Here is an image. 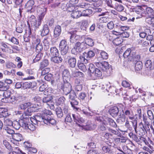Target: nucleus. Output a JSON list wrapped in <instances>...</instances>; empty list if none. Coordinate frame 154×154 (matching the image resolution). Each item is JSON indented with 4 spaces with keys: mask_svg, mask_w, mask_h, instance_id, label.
I'll use <instances>...</instances> for the list:
<instances>
[{
    "mask_svg": "<svg viewBox=\"0 0 154 154\" xmlns=\"http://www.w3.org/2000/svg\"><path fill=\"white\" fill-rule=\"evenodd\" d=\"M132 51L130 48H128L127 50L123 54V56L125 58H127L129 57L130 56Z\"/></svg>",
    "mask_w": 154,
    "mask_h": 154,
    "instance_id": "3c124183",
    "label": "nucleus"
},
{
    "mask_svg": "<svg viewBox=\"0 0 154 154\" xmlns=\"http://www.w3.org/2000/svg\"><path fill=\"white\" fill-rule=\"evenodd\" d=\"M88 70L90 71V72L91 73L89 75L90 79L92 80H95V77H92V75H94V72L95 69L94 68V65L93 64L91 63L88 65Z\"/></svg>",
    "mask_w": 154,
    "mask_h": 154,
    "instance_id": "dca6fc26",
    "label": "nucleus"
},
{
    "mask_svg": "<svg viewBox=\"0 0 154 154\" xmlns=\"http://www.w3.org/2000/svg\"><path fill=\"white\" fill-rule=\"evenodd\" d=\"M95 55L94 52L92 51H89L88 52H84L82 55L80 56L79 58L81 61L86 63L88 62L92 57Z\"/></svg>",
    "mask_w": 154,
    "mask_h": 154,
    "instance_id": "20e7f679",
    "label": "nucleus"
},
{
    "mask_svg": "<svg viewBox=\"0 0 154 154\" xmlns=\"http://www.w3.org/2000/svg\"><path fill=\"white\" fill-rule=\"evenodd\" d=\"M143 63L141 61L139 60L137 61L135 65V70L138 71L141 70L143 67Z\"/></svg>",
    "mask_w": 154,
    "mask_h": 154,
    "instance_id": "cd10ccee",
    "label": "nucleus"
},
{
    "mask_svg": "<svg viewBox=\"0 0 154 154\" xmlns=\"http://www.w3.org/2000/svg\"><path fill=\"white\" fill-rule=\"evenodd\" d=\"M101 69L98 68H96L94 71V75H92V77H95V79L97 77H100L102 75V72Z\"/></svg>",
    "mask_w": 154,
    "mask_h": 154,
    "instance_id": "c756f323",
    "label": "nucleus"
},
{
    "mask_svg": "<svg viewBox=\"0 0 154 154\" xmlns=\"http://www.w3.org/2000/svg\"><path fill=\"white\" fill-rule=\"evenodd\" d=\"M85 42L86 45L90 46H93L94 45V42L93 40L91 38H87L85 39Z\"/></svg>",
    "mask_w": 154,
    "mask_h": 154,
    "instance_id": "ea45409f",
    "label": "nucleus"
},
{
    "mask_svg": "<svg viewBox=\"0 0 154 154\" xmlns=\"http://www.w3.org/2000/svg\"><path fill=\"white\" fill-rule=\"evenodd\" d=\"M30 106H31L30 103H25L20 105V107L21 109H25L26 108H28Z\"/></svg>",
    "mask_w": 154,
    "mask_h": 154,
    "instance_id": "13d9d810",
    "label": "nucleus"
},
{
    "mask_svg": "<svg viewBox=\"0 0 154 154\" xmlns=\"http://www.w3.org/2000/svg\"><path fill=\"white\" fill-rule=\"evenodd\" d=\"M65 100L66 99L64 97H61L58 99L57 103L58 105L62 106L65 105Z\"/></svg>",
    "mask_w": 154,
    "mask_h": 154,
    "instance_id": "49530a36",
    "label": "nucleus"
},
{
    "mask_svg": "<svg viewBox=\"0 0 154 154\" xmlns=\"http://www.w3.org/2000/svg\"><path fill=\"white\" fill-rule=\"evenodd\" d=\"M113 8L119 12L122 11L124 8L122 5L120 4H118L117 3H115V5Z\"/></svg>",
    "mask_w": 154,
    "mask_h": 154,
    "instance_id": "2f4dec72",
    "label": "nucleus"
},
{
    "mask_svg": "<svg viewBox=\"0 0 154 154\" xmlns=\"http://www.w3.org/2000/svg\"><path fill=\"white\" fill-rule=\"evenodd\" d=\"M62 75L63 82H70L71 76L68 69H64L62 72Z\"/></svg>",
    "mask_w": 154,
    "mask_h": 154,
    "instance_id": "f8f14e48",
    "label": "nucleus"
},
{
    "mask_svg": "<svg viewBox=\"0 0 154 154\" xmlns=\"http://www.w3.org/2000/svg\"><path fill=\"white\" fill-rule=\"evenodd\" d=\"M59 47V48H60L69 46L67 45L66 41L64 39H63L60 42Z\"/></svg>",
    "mask_w": 154,
    "mask_h": 154,
    "instance_id": "bf43d9fd",
    "label": "nucleus"
},
{
    "mask_svg": "<svg viewBox=\"0 0 154 154\" xmlns=\"http://www.w3.org/2000/svg\"><path fill=\"white\" fill-rule=\"evenodd\" d=\"M68 61L69 65V66L72 68H74L76 65V60L74 57H68L66 61Z\"/></svg>",
    "mask_w": 154,
    "mask_h": 154,
    "instance_id": "2eb2a0df",
    "label": "nucleus"
},
{
    "mask_svg": "<svg viewBox=\"0 0 154 154\" xmlns=\"http://www.w3.org/2000/svg\"><path fill=\"white\" fill-rule=\"evenodd\" d=\"M12 138L16 141H20L23 139V137L21 134L19 133H16L13 135Z\"/></svg>",
    "mask_w": 154,
    "mask_h": 154,
    "instance_id": "bb28decb",
    "label": "nucleus"
},
{
    "mask_svg": "<svg viewBox=\"0 0 154 154\" xmlns=\"http://www.w3.org/2000/svg\"><path fill=\"white\" fill-rule=\"evenodd\" d=\"M73 121L79 127H82V125L80 124L83 122L84 121L83 118L80 117V116L77 113L73 114L72 115Z\"/></svg>",
    "mask_w": 154,
    "mask_h": 154,
    "instance_id": "0eeeda50",
    "label": "nucleus"
},
{
    "mask_svg": "<svg viewBox=\"0 0 154 154\" xmlns=\"http://www.w3.org/2000/svg\"><path fill=\"white\" fill-rule=\"evenodd\" d=\"M82 14L81 11L75 10L71 14V17L74 19H77L80 17Z\"/></svg>",
    "mask_w": 154,
    "mask_h": 154,
    "instance_id": "b1692460",
    "label": "nucleus"
},
{
    "mask_svg": "<svg viewBox=\"0 0 154 154\" xmlns=\"http://www.w3.org/2000/svg\"><path fill=\"white\" fill-rule=\"evenodd\" d=\"M82 62L83 63H77V66L79 69L81 70L82 71L84 72H85L86 71L87 69L86 68V66L84 63H85L83 62Z\"/></svg>",
    "mask_w": 154,
    "mask_h": 154,
    "instance_id": "4c0bfd02",
    "label": "nucleus"
},
{
    "mask_svg": "<svg viewBox=\"0 0 154 154\" xmlns=\"http://www.w3.org/2000/svg\"><path fill=\"white\" fill-rule=\"evenodd\" d=\"M80 52H82L83 50H85L87 48L86 45L84 42H77L75 43Z\"/></svg>",
    "mask_w": 154,
    "mask_h": 154,
    "instance_id": "a211bd4d",
    "label": "nucleus"
},
{
    "mask_svg": "<svg viewBox=\"0 0 154 154\" xmlns=\"http://www.w3.org/2000/svg\"><path fill=\"white\" fill-rule=\"evenodd\" d=\"M115 140L117 142H120L122 143H124L126 142L127 139L125 137H120V138H116L115 139Z\"/></svg>",
    "mask_w": 154,
    "mask_h": 154,
    "instance_id": "e2e57ef3",
    "label": "nucleus"
},
{
    "mask_svg": "<svg viewBox=\"0 0 154 154\" xmlns=\"http://www.w3.org/2000/svg\"><path fill=\"white\" fill-rule=\"evenodd\" d=\"M3 129L8 134H14V131L12 129L8 127H4Z\"/></svg>",
    "mask_w": 154,
    "mask_h": 154,
    "instance_id": "052dcab7",
    "label": "nucleus"
},
{
    "mask_svg": "<svg viewBox=\"0 0 154 154\" xmlns=\"http://www.w3.org/2000/svg\"><path fill=\"white\" fill-rule=\"evenodd\" d=\"M140 58V55L136 53L134 51H133L128 58V60L131 61H137L139 60Z\"/></svg>",
    "mask_w": 154,
    "mask_h": 154,
    "instance_id": "6e6552de",
    "label": "nucleus"
},
{
    "mask_svg": "<svg viewBox=\"0 0 154 154\" xmlns=\"http://www.w3.org/2000/svg\"><path fill=\"white\" fill-rule=\"evenodd\" d=\"M8 109L5 108L0 107V118L6 117L9 116Z\"/></svg>",
    "mask_w": 154,
    "mask_h": 154,
    "instance_id": "aec40b11",
    "label": "nucleus"
},
{
    "mask_svg": "<svg viewBox=\"0 0 154 154\" xmlns=\"http://www.w3.org/2000/svg\"><path fill=\"white\" fill-rule=\"evenodd\" d=\"M75 32H76V31H74L73 32H73V33L72 34L70 37V42L71 43H76L77 40L80 38L79 36L75 34Z\"/></svg>",
    "mask_w": 154,
    "mask_h": 154,
    "instance_id": "6ab92c4d",
    "label": "nucleus"
},
{
    "mask_svg": "<svg viewBox=\"0 0 154 154\" xmlns=\"http://www.w3.org/2000/svg\"><path fill=\"white\" fill-rule=\"evenodd\" d=\"M35 2L33 0H29L27 2L25 7L27 12L32 13L34 11L33 6Z\"/></svg>",
    "mask_w": 154,
    "mask_h": 154,
    "instance_id": "9d476101",
    "label": "nucleus"
},
{
    "mask_svg": "<svg viewBox=\"0 0 154 154\" xmlns=\"http://www.w3.org/2000/svg\"><path fill=\"white\" fill-rule=\"evenodd\" d=\"M42 70L41 75L44 76L48 74L50 71V69L49 68H46L41 69Z\"/></svg>",
    "mask_w": 154,
    "mask_h": 154,
    "instance_id": "6e6d98bb",
    "label": "nucleus"
},
{
    "mask_svg": "<svg viewBox=\"0 0 154 154\" xmlns=\"http://www.w3.org/2000/svg\"><path fill=\"white\" fill-rule=\"evenodd\" d=\"M16 101L18 103H20L25 98L24 97L21 95L19 94H16L15 95Z\"/></svg>",
    "mask_w": 154,
    "mask_h": 154,
    "instance_id": "4d7b16f0",
    "label": "nucleus"
},
{
    "mask_svg": "<svg viewBox=\"0 0 154 154\" xmlns=\"http://www.w3.org/2000/svg\"><path fill=\"white\" fill-rule=\"evenodd\" d=\"M43 56V54L41 52H38L36 55L35 58L33 59L34 63L37 62L41 60Z\"/></svg>",
    "mask_w": 154,
    "mask_h": 154,
    "instance_id": "c03bdc74",
    "label": "nucleus"
},
{
    "mask_svg": "<svg viewBox=\"0 0 154 154\" xmlns=\"http://www.w3.org/2000/svg\"><path fill=\"white\" fill-rule=\"evenodd\" d=\"M61 32V28L60 26L59 25L56 26L54 30V36L55 38H57L59 36Z\"/></svg>",
    "mask_w": 154,
    "mask_h": 154,
    "instance_id": "f3484780",
    "label": "nucleus"
},
{
    "mask_svg": "<svg viewBox=\"0 0 154 154\" xmlns=\"http://www.w3.org/2000/svg\"><path fill=\"white\" fill-rule=\"evenodd\" d=\"M47 9L46 8H43L42 12L39 15L38 20L42 21L44 18V17L46 14Z\"/></svg>",
    "mask_w": 154,
    "mask_h": 154,
    "instance_id": "a18cd8bd",
    "label": "nucleus"
},
{
    "mask_svg": "<svg viewBox=\"0 0 154 154\" xmlns=\"http://www.w3.org/2000/svg\"><path fill=\"white\" fill-rule=\"evenodd\" d=\"M72 74L74 77H82L84 75V74L82 72L76 71H72Z\"/></svg>",
    "mask_w": 154,
    "mask_h": 154,
    "instance_id": "de8ad7c7",
    "label": "nucleus"
},
{
    "mask_svg": "<svg viewBox=\"0 0 154 154\" xmlns=\"http://www.w3.org/2000/svg\"><path fill=\"white\" fill-rule=\"evenodd\" d=\"M98 129L101 131H105L106 130L107 128L106 126V125L104 122L101 123L98 127Z\"/></svg>",
    "mask_w": 154,
    "mask_h": 154,
    "instance_id": "774afa93",
    "label": "nucleus"
},
{
    "mask_svg": "<svg viewBox=\"0 0 154 154\" xmlns=\"http://www.w3.org/2000/svg\"><path fill=\"white\" fill-rule=\"evenodd\" d=\"M122 42V39L120 38H117L113 40L112 41L113 44L116 45H119L121 44Z\"/></svg>",
    "mask_w": 154,
    "mask_h": 154,
    "instance_id": "37998d69",
    "label": "nucleus"
},
{
    "mask_svg": "<svg viewBox=\"0 0 154 154\" xmlns=\"http://www.w3.org/2000/svg\"><path fill=\"white\" fill-rule=\"evenodd\" d=\"M143 121L144 123V124L150 125V121L152 120L150 119L149 117L148 118L147 116H145L143 114Z\"/></svg>",
    "mask_w": 154,
    "mask_h": 154,
    "instance_id": "0e129e2a",
    "label": "nucleus"
},
{
    "mask_svg": "<svg viewBox=\"0 0 154 154\" xmlns=\"http://www.w3.org/2000/svg\"><path fill=\"white\" fill-rule=\"evenodd\" d=\"M106 119L110 125L114 128L116 127L117 125L113 119L110 118H107Z\"/></svg>",
    "mask_w": 154,
    "mask_h": 154,
    "instance_id": "58836bf2",
    "label": "nucleus"
},
{
    "mask_svg": "<svg viewBox=\"0 0 154 154\" xmlns=\"http://www.w3.org/2000/svg\"><path fill=\"white\" fill-rule=\"evenodd\" d=\"M52 114L51 112L49 110L45 109L43 111V114L42 115L41 114H37L35 115L33 118V121L35 122V123H34V124H38V122H42L45 123H47L48 122L46 120L47 119V115H51Z\"/></svg>",
    "mask_w": 154,
    "mask_h": 154,
    "instance_id": "f257e3e1",
    "label": "nucleus"
},
{
    "mask_svg": "<svg viewBox=\"0 0 154 154\" xmlns=\"http://www.w3.org/2000/svg\"><path fill=\"white\" fill-rule=\"evenodd\" d=\"M2 46L6 49L7 53L9 54H12L14 53V51L11 49V48L5 44H3Z\"/></svg>",
    "mask_w": 154,
    "mask_h": 154,
    "instance_id": "09e8293b",
    "label": "nucleus"
},
{
    "mask_svg": "<svg viewBox=\"0 0 154 154\" xmlns=\"http://www.w3.org/2000/svg\"><path fill=\"white\" fill-rule=\"evenodd\" d=\"M146 14L149 17H153L154 15V11L153 9L150 7H147L145 9Z\"/></svg>",
    "mask_w": 154,
    "mask_h": 154,
    "instance_id": "7c9ffc66",
    "label": "nucleus"
},
{
    "mask_svg": "<svg viewBox=\"0 0 154 154\" xmlns=\"http://www.w3.org/2000/svg\"><path fill=\"white\" fill-rule=\"evenodd\" d=\"M61 54L63 56L64 58V61L66 62V60L68 59L69 56L67 54L69 50V47H66L60 48Z\"/></svg>",
    "mask_w": 154,
    "mask_h": 154,
    "instance_id": "ddd939ff",
    "label": "nucleus"
},
{
    "mask_svg": "<svg viewBox=\"0 0 154 154\" xmlns=\"http://www.w3.org/2000/svg\"><path fill=\"white\" fill-rule=\"evenodd\" d=\"M49 64V60L47 59L43 60L40 63L39 69H42L46 67Z\"/></svg>",
    "mask_w": 154,
    "mask_h": 154,
    "instance_id": "393cba45",
    "label": "nucleus"
},
{
    "mask_svg": "<svg viewBox=\"0 0 154 154\" xmlns=\"http://www.w3.org/2000/svg\"><path fill=\"white\" fill-rule=\"evenodd\" d=\"M48 38H45L43 41L44 46V49L46 50H47L49 48V42L48 41Z\"/></svg>",
    "mask_w": 154,
    "mask_h": 154,
    "instance_id": "a19ab883",
    "label": "nucleus"
},
{
    "mask_svg": "<svg viewBox=\"0 0 154 154\" xmlns=\"http://www.w3.org/2000/svg\"><path fill=\"white\" fill-rule=\"evenodd\" d=\"M120 111H121V110H119L117 107L115 106L111 107L109 111V112L112 117H115L118 115Z\"/></svg>",
    "mask_w": 154,
    "mask_h": 154,
    "instance_id": "4468645a",
    "label": "nucleus"
},
{
    "mask_svg": "<svg viewBox=\"0 0 154 154\" xmlns=\"http://www.w3.org/2000/svg\"><path fill=\"white\" fill-rule=\"evenodd\" d=\"M28 122L26 121L24 119H21L20 121V123L22 127L24 129L26 130L29 124Z\"/></svg>",
    "mask_w": 154,
    "mask_h": 154,
    "instance_id": "c9c22d12",
    "label": "nucleus"
},
{
    "mask_svg": "<svg viewBox=\"0 0 154 154\" xmlns=\"http://www.w3.org/2000/svg\"><path fill=\"white\" fill-rule=\"evenodd\" d=\"M50 54L53 56H59V54L58 50L56 47H53L50 49Z\"/></svg>",
    "mask_w": 154,
    "mask_h": 154,
    "instance_id": "a878e982",
    "label": "nucleus"
},
{
    "mask_svg": "<svg viewBox=\"0 0 154 154\" xmlns=\"http://www.w3.org/2000/svg\"><path fill=\"white\" fill-rule=\"evenodd\" d=\"M71 52L72 54L75 55H77L78 53H80L75 44V46L72 49Z\"/></svg>",
    "mask_w": 154,
    "mask_h": 154,
    "instance_id": "338daca9",
    "label": "nucleus"
},
{
    "mask_svg": "<svg viewBox=\"0 0 154 154\" xmlns=\"http://www.w3.org/2000/svg\"><path fill=\"white\" fill-rule=\"evenodd\" d=\"M53 98L52 96L47 95L43 98L42 103L44 105L47 106V108L54 110V103L53 101Z\"/></svg>",
    "mask_w": 154,
    "mask_h": 154,
    "instance_id": "7ed1b4c3",
    "label": "nucleus"
},
{
    "mask_svg": "<svg viewBox=\"0 0 154 154\" xmlns=\"http://www.w3.org/2000/svg\"><path fill=\"white\" fill-rule=\"evenodd\" d=\"M51 115H47V119H46V120L48 122L47 123H45V124L48 125L49 124H51L52 125H54L56 123V121L55 119H51L49 116H50Z\"/></svg>",
    "mask_w": 154,
    "mask_h": 154,
    "instance_id": "f704fd0d",
    "label": "nucleus"
},
{
    "mask_svg": "<svg viewBox=\"0 0 154 154\" xmlns=\"http://www.w3.org/2000/svg\"><path fill=\"white\" fill-rule=\"evenodd\" d=\"M119 116V117L117 120V122L119 123L122 124L126 121V116L123 114L121 115V113Z\"/></svg>",
    "mask_w": 154,
    "mask_h": 154,
    "instance_id": "72a5a7b5",
    "label": "nucleus"
},
{
    "mask_svg": "<svg viewBox=\"0 0 154 154\" xmlns=\"http://www.w3.org/2000/svg\"><path fill=\"white\" fill-rule=\"evenodd\" d=\"M95 65L97 68L103 72H107L109 68L108 63L106 61L96 62Z\"/></svg>",
    "mask_w": 154,
    "mask_h": 154,
    "instance_id": "423d86ee",
    "label": "nucleus"
},
{
    "mask_svg": "<svg viewBox=\"0 0 154 154\" xmlns=\"http://www.w3.org/2000/svg\"><path fill=\"white\" fill-rule=\"evenodd\" d=\"M63 114L66 115L69 114L70 112L69 109V107L66 105H64L63 108Z\"/></svg>",
    "mask_w": 154,
    "mask_h": 154,
    "instance_id": "69168bd1",
    "label": "nucleus"
},
{
    "mask_svg": "<svg viewBox=\"0 0 154 154\" xmlns=\"http://www.w3.org/2000/svg\"><path fill=\"white\" fill-rule=\"evenodd\" d=\"M64 84L62 85L61 89L62 90L63 94L67 95L72 91V87L69 82H63Z\"/></svg>",
    "mask_w": 154,
    "mask_h": 154,
    "instance_id": "39448f33",
    "label": "nucleus"
},
{
    "mask_svg": "<svg viewBox=\"0 0 154 154\" xmlns=\"http://www.w3.org/2000/svg\"><path fill=\"white\" fill-rule=\"evenodd\" d=\"M55 111L58 117L61 118L63 116L64 114L62 109L60 107H57L55 109Z\"/></svg>",
    "mask_w": 154,
    "mask_h": 154,
    "instance_id": "473e14b6",
    "label": "nucleus"
},
{
    "mask_svg": "<svg viewBox=\"0 0 154 154\" xmlns=\"http://www.w3.org/2000/svg\"><path fill=\"white\" fill-rule=\"evenodd\" d=\"M92 11L90 9H86L83 11L82 14L83 16H88L92 14Z\"/></svg>",
    "mask_w": 154,
    "mask_h": 154,
    "instance_id": "864d4df0",
    "label": "nucleus"
},
{
    "mask_svg": "<svg viewBox=\"0 0 154 154\" xmlns=\"http://www.w3.org/2000/svg\"><path fill=\"white\" fill-rule=\"evenodd\" d=\"M122 112L124 113V115L128 117L129 119L131 120H133L135 118L134 116V114L132 110L131 109H125L124 111L122 110Z\"/></svg>",
    "mask_w": 154,
    "mask_h": 154,
    "instance_id": "9b49d317",
    "label": "nucleus"
},
{
    "mask_svg": "<svg viewBox=\"0 0 154 154\" xmlns=\"http://www.w3.org/2000/svg\"><path fill=\"white\" fill-rule=\"evenodd\" d=\"M133 11H135L137 14L139 15V16L137 18H141L142 17H145L146 16V13L145 9L141 7H139L137 8H134Z\"/></svg>",
    "mask_w": 154,
    "mask_h": 154,
    "instance_id": "1a4fd4ad",
    "label": "nucleus"
},
{
    "mask_svg": "<svg viewBox=\"0 0 154 154\" xmlns=\"http://www.w3.org/2000/svg\"><path fill=\"white\" fill-rule=\"evenodd\" d=\"M80 28L81 30L86 31L88 25V20H83L81 21Z\"/></svg>",
    "mask_w": 154,
    "mask_h": 154,
    "instance_id": "412c9836",
    "label": "nucleus"
},
{
    "mask_svg": "<svg viewBox=\"0 0 154 154\" xmlns=\"http://www.w3.org/2000/svg\"><path fill=\"white\" fill-rule=\"evenodd\" d=\"M128 135L129 137L131 138L133 140L135 141L137 143L139 142V138L137 135L134 134L133 132H131Z\"/></svg>",
    "mask_w": 154,
    "mask_h": 154,
    "instance_id": "79ce46f5",
    "label": "nucleus"
},
{
    "mask_svg": "<svg viewBox=\"0 0 154 154\" xmlns=\"http://www.w3.org/2000/svg\"><path fill=\"white\" fill-rule=\"evenodd\" d=\"M111 147L110 146H104L102 148L103 151L105 153L110 154L112 152V151L111 150Z\"/></svg>",
    "mask_w": 154,
    "mask_h": 154,
    "instance_id": "603ef678",
    "label": "nucleus"
},
{
    "mask_svg": "<svg viewBox=\"0 0 154 154\" xmlns=\"http://www.w3.org/2000/svg\"><path fill=\"white\" fill-rule=\"evenodd\" d=\"M59 56H55L52 57L51 58V60L55 63H61L63 61V59L61 57Z\"/></svg>",
    "mask_w": 154,
    "mask_h": 154,
    "instance_id": "5701e85b",
    "label": "nucleus"
},
{
    "mask_svg": "<svg viewBox=\"0 0 154 154\" xmlns=\"http://www.w3.org/2000/svg\"><path fill=\"white\" fill-rule=\"evenodd\" d=\"M69 94V99L72 106L75 110L79 111V110H80V109L75 106V105H77L79 104L77 100H75L77 96L74 90H72Z\"/></svg>",
    "mask_w": 154,
    "mask_h": 154,
    "instance_id": "f03ea898",
    "label": "nucleus"
},
{
    "mask_svg": "<svg viewBox=\"0 0 154 154\" xmlns=\"http://www.w3.org/2000/svg\"><path fill=\"white\" fill-rule=\"evenodd\" d=\"M4 123L6 125L11 126L13 125L14 123L10 119L7 118L6 117H4Z\"/></svg>",
    "mask_w": 154,
    "mask_h": 154,
    "instance_id": "8fccbe9b",
    "label": "nucleus"
},
{
    "mask_svg": "<svg viewBox=\"0 0 154 154\" xmlns=\"http://www.w3.org/2000/svg\"><path fill=\"white\" fill-rule=\"evenodd\" d=\"M31 106H30L27 108V110L25 112L24 115L26 116H28H28L31 115L32 113L33 112V110L31 109Z\"/></svg>",
    "mask_w": 154,
    "mask_h": 154,
    "instance_id": "680f3d73",
    "label": "nucleus"
},
{
    "mask_svg": "<svg viewBox=\"0 0 154 154\" xmlns=\"http://www.w3.org/2000/svg\"><path fill=\"white\" fill-rule=\"evenodd\" d=\"M29 21L32 26H35L36 25V22L37 21L35 17L33 15H31Z\"/></svg>",
    "mask_w": 154,
    "mask_h": 154,
    "instance_id": "5fc2aeb1",
    "label": "nucleus"
},
{
    "mask_svg": "<svg viewBox=\"0 0 154 154\" xmlns=\"http://www.w3.org/2000/svg\"><path fill=\"white\" fill-rule=\"evenodd\" d=\"M3 144L6 148L10 151L12 150V147L7 140H4L3 141Z\"/></svg>",
    "mask_w": 154,
    "mask_h": 154,
    "instance_id": "e433bc0d",
    "label": "nucleus"
},
{
    "mask_svg": "<svg viewBox=\"0 0 154 154\" xmlns=\"http://www.w3.org/2000/svg\"><path fill=\"white\" fill-rule=\"evenodd\" d=\"M94 13H100L99 14L98 16H104L105 15L106 13L105 12H102V9L101 8H99L98 7H96L94 8Z\"/></svg>",
    "mask_w": 154,
    "mask_h": 154,
    "instance_id": "c85d7f7f",
    "label": "nucleus"
},
{
    "mask_svg": "<svg viewBox=\"0 0 154 154\" xmlns=\"http://www.w3.org/2000/svg\"><path fill=\"white\" fill-rule=\"evenodd\" d=\"M49 32V29L48 25L45 24L44 25L43 29L41 32V35L43 37L47 35L48 34Z\"/></svg>",
    "mask_w": 154,
    "mask_h": 154,
    "instance_id": "4be33fe9",
    "label": "nucleus"
}]
</instances>
